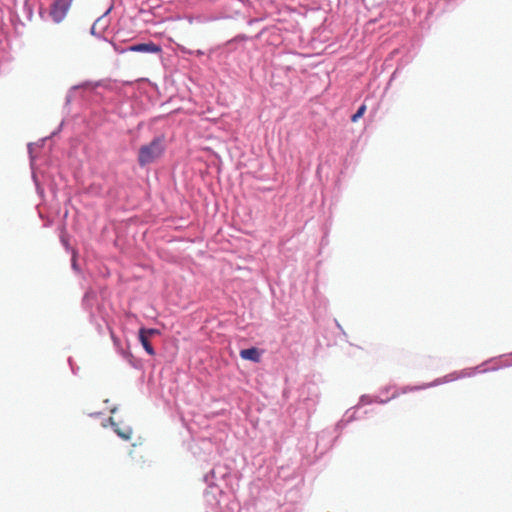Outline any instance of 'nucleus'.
<instances>
[{
  "label": "nucleus",
  "mask_w": 512,
  "mask_h": 512,
  "mask_svg": "<svg viewBox=\"0 0 512 512\" xmlns=\"http://www.w3.org/2000/svg\"><path fill=\"white\" fill-rule=\"evenodd\" d=\"M71 3L72 0H55L50 9L52 19L57 23L61 22L65 18Z\"/></svg>",
  "instance_id": "obj_2"
},
{
  "label": "nucleus",
  "mask_w": 512,
  "mask_h": 512,
  "mask_svg": "<svg viewBox=\"0 0 512 512\" xmlns=\"http://www.w3.org/2000/svg\"><path fill=\"white\" fill-rule=\"evenodd\" d=\"M240 357L244 360H249L258 363L261 360V353L259 349H257L256 347H252L241 350Z\"/></svg>",
  "instance_id": "obj_4"
},
{
  "label": "nucleus",
  "mask_w": 512,
  "mask_h": 512,
  "mask_svg": "<svg viewBox=\"0 0 512 512\" xmlns=\"http://www.w3.org/2000/svg\"><path fill=\"white\" fill-rule=\"evenodd\" d=\"M27 149H28L29 154H32V143L27 144Z\"/></svg>",
  "instance_id": "obj_9"
},
{
  "label": "nucleus",
  "mask_w": 512,
  "mask_h": 512,
  "mask_svg": "<svg viewBox=\"0 0 512 512\" xmlns=\"http://www.w3.org/2000/svg\"><path fill=\"white\" fill-rule=\"evenodd\" d=\"M111 424L114 427L115 433L121 437L123 440H130L132 437V428L129 426H125L123 428L119 427L115 422L111 420Z\"/></svg>",
  "instance_id": "obj_5"
},
{
  "label": "nucleus",
  "mask_w": 512,
  "mask_h": 512,
  "mask_svg": "<svg viewBox=\"0 0 512 512\" xmlns=\"http://www.w3.org/2000/svg\"><path fill=\"white\" fill-rule=\"evenodd\" d=\"M144 331L146 332V335L148 336V338L153 335L159 334V331L157 329H145L144 328Z\"/></svg>",
  "instance_id": "obj_8"
},
{
  "label": "nucleus",
  "mask_w": 512,
  "mask_h": 512,
  "mask_svg": "<svg viewBox=\"0 0 512 512\" xmlns=\"http://www.w3.org/2000/svg\"><path fill=\"white\" fill-rule=\"evenodd\" d=\"M164 151L162 141L159 138L154 139L148 145L140 148L138 154V163L140 166H146L159 158Z\"/></svg>",
  "instance_id": "obj_1"
},
{
  "label": "nucleus",
  "mask_w": 512,
  "mask_h": 512,
  "mask_svg": "<svg viewBox=\"0 0 512 512\" xmlns=\"http://www.w3.org/2000/svg\"><path fill=\"white\" fill-rule=\"evenodd\" d=\"M139 340H140V342H141V344H142L143 348L145 349V351H146L149 355H151V356L155 355V351H154V349H153L152 345H151V344H150V342H149V338H148V336L146 335V332L144 331V328H141V329L139 330Z\"/></svg>",
  "instance_id": "obj_6"
},
{
  "label": "nucleus",
  "mask_w": 512,
  "mask_h": 512,
  "mask_svg": "<svg viewBox=\"0 0 512 512\" xmlns=\"http://www.w3.org/2000/svg\"><path fill=\"white\" fill-rule=\"evenodd\" d=\"M365 111H366V105H365V104H362V105L358 108L357 112H356L355 114H353V115H352V117H351V121H352V122H357V121H358V120H359V119L364 115Z\"/></svg>",
  "instance_id": "obj_7"
},
{
  "label": "nucleus",
  "mask_w": 512,
  "mask_h": 512,
  "mask_svg": "<svg viewBox=\"0 0 512 512\" xmlns=\"http://www.w3.org/2000/svg\"><path fill=\"white\" fill-rule=\"evenodd\" d=\"M126 51L159 54L162 52V48H161V46H159L153 42L139 43V44L131 45L126 49L119 50V53H124Z\"/></svg>",
  "instance_id": "obj_3"
}]
</instances>
